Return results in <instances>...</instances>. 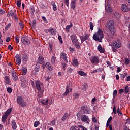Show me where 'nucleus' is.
<instances>
[{
  "instance_id": "obj_51",
  "label": "nucleus",
  "mask_w": 130,
  "mask_h": 130,
  "mask_svg": "<svg viewBox=\"0 0 130 130\" xmlns=\"http://www.w3.org/2000/svg\"><path fill=\"white\" fill-rule=\"evenodd\" d=\"M15 41L16 43H18L20 41V39H19V37H18V36H16L15 37Z\"/></svg>"
},
{
  "instance_id": "obj_32",
  "label": "nucleus",
  "mask_w": 130,
  "mask_h": 130,
  "mask_svg": "<svg viewBox=\"0 0 130 130\" xmlns=\"http://www.w3.org/2000/svg\"><path fill=\"white\" fill-rule=\"evenodd\" d=\"M21 71H22V72L23 73V75L25 76L26 74H27V67H22Z\"/></svg>"
},
{
  "instance_id": "obj_47",
  "label": "nucleus",
  "mask_w": 130,
  "mask_h": 130,
  "mask_svg": "<svg viewBox=\"0 0 130 130\" xmlns=\"http://www.w3.org/2000/svg\"><path fill=\"white\" fill-rule=\"evenodd\" d=\"M113 113L115 114H117V111L116 110V107L115 106H114L113 108Z\"/></svg>"
},
{
  "instance_id": "obj_63",
  "label": "nucleus",
  "mask_w": 130,
  "mask_h": 130,
  "mask_svg": "<svg viewBox=\"0 0 130 130\" xmlns=\"http://www.w3.org/2000/svg\"><path fill=\"white\" fill-rule=\"evenodd\" d=\"M92 120L93 122L97 123V119H96V117L92 118Z\"/></svg>"
},
{
  "instance_id": "obj_59",
  "label": "nucleus",
  "mask_w": 130,
  "mask_h": 130,
  "mask_svg": "<svg viewBox=\"0 0 130 130\" xmlns=\"http://www.w3.org/2000/svg\"><path fill=\"white\" fill-rule=\"evenodd\" d=\"M51 125H55V120H53L51 121Z\"/></svg>"
},
{
  "instance_id": "obj_57",
  "label": "nucleus",
  "mask_w": 130,
  "mask_h": 130,
  "mask_svg": "<svg viewBox=\"0 0 130 130\" xmlns=\"http://www.w3.org/2000/svg\"><path fill=\"white\" fill-rule=\"evenodd\" d=\"M107 11L108 12H112V9L111 7H108V9H107Z\"/></svg>"
},
{
  "instance_id": "obj_64",
  "label": "nucleus",
  "mask_w": 130,
  "mask_h": 130,
  "mask_svg": "<svg viewBox=\"0 0 130 130\" xmlns=\"http://www.w3.org/2000/svg\"><path fill=\"white\" fill-rule=\"evenodd\" d=\"M130 22V18L128 17L127 19H126L125 23H129Z\"/></svg>"
},
{
  "instance_id": "obj_9",
  "label": "nucleus",
  "mask_w": 130,
  "mask_h": 130,
  "mask_svg": "<svg viewBox=\"0 0 130 130\" xmlns=\"http://www.w3.org/2000/svg\"><path fill=\"white\" fill-rule=\"evenodd\" d=\"M21 40L22 43H23L24 45H29L30 44V40L26 36L22 37Z\"/></svg>"
},
{
  "instance_id": "obj_37",
  "label": "nucleus",
  "mask_w": 130,
  "mask_h": 130,
  "mask_svg": "<svg viewBox=\"0 0 130 130\" xmlns=\"http://www.w3.org/2000/svg\"><path fill=\"white\" fill-rule=\"evenodd\" d=\"M124 92L125 94H127L128 92H129V88L128 87V86H126L124 88Z\"/></svg>"
},
{
  "instance_id": "obj_8",
  "label": "nucleus",
  "mask_w": 130,
  "mask_h": 130,
  "mask_svg": "<svg viewBox=\"0 0 130 130\" xmlns=\"http://www.w3.org/2000/svg\"><path fill=\"white\" fill-rule=\"evenodd\" d=\"M113 46L115 48H119V47H121V42H120V40H117L114 41L113 42Z\"/></svg>"
},
{
  "instance_id": "obj_7",
  "label": "nucleus",
  "mask_w": 130,
  "mask_h": 130,
  "mask_svg": "<svg viewBox=\"0 0 130 130\" xmlns=\"http://www.w3.org/2000/svg\"><path fill=\"white\" fill-rule=\"evenodd\" d=\"M90 62L92 64H98L100 62V59L98 56H94L90 59Z\"/></svg>"
},
{
  "instance_id": "obj_34",
  "label": "nucleus",
  "mask_w": 130,
  "mask_h": 130,
  "mask_svg": "<svg viewBox=\"0 0 130 130\" xmlns=\"http://www.w3.org/2000/svg\"><path fill=\"white\" fill-rule=\"evenodd\" d=\"M72 26H73L72 23H71L70 25H67L66 27V32L69 33V32L70 31V29H71V28H72Z\"/></svg>"
},
{
  "instance_id": "obj_38",
  "label": "nucleus",
  "mask_w": 130,
  "mask_h": 130,
  "mask_svg": "<svg viewBox=\"0 0 130 130\" xmlns=\"http://www.w3.org/2000/svg\"><path fill=\"white\" fill-rule=\"evenodd\" d=\"M70 130H80V128L77 126H72L70 127Z\"/></svg>"
},
{
  "instance_id": "obj_41",
  "label": "nucleus",
  "mask_w": 130,
  "mask_h": 130,
  "mask_svg": "<svg viewBox=\"0 0 130 130\" xmlns=\"http://www.w3.org/2000/svg\"><path fill=\"white\" fill-rule=\"evenodd\" d=\"M89 28L91 30H94V24H93V22H90L89 23Z\"/></svg>"
},
{
  "instance_id": "obj_56",
  "label": "nucleus",
  "mask_w": 130,
  "mask_h": 130,
  "mask_svg": "<svg viewBox=\"0 0 130 130\" xmlns=\"http://www.w3.org/2000/svg\"><path fill=\"white\" fill-rule=\"evenodd\" d=\"M4 14H5V10L0 9V15H4Z\"/></svg>"
},
{
  "instance_id": "obj_17",
  "label": "nucleus",
  "mask_w": 130,
  "mask_h": 130,
  "mask_svg": "<svg viewBox=\"0 0 130 130\" xmlns=\"http://www.w3.org/2000/svg\"><path fill=\"white\" fill-rule=\"evenodd\" d=\"M81 120L82 122H86V121L89 120V117L86 115H84L82 116Z\"/></svg>"
},
{
  "instance_id": "obj_52",
  "label": "nucleus",
  "mask_w": 130,
  "mask_h": 130,
  "mask_svg": "<svg viewBox=\"0 0 130 130\" xmlns=\"http://www.w3.org/2000/svg\"><path fill=\"white\" fill-rule=\"evenodd\" d=\"M7 91L8 93H12V91H13V90L11 87H8Z\"/></svg>"
},
{
  "instance_id": "obj_21",
  "label": "nucleus",
  "mask_w": 130,
  "mask_h": 130,
  "mask_svg": "<svg viewBox=\"0 0 130 130\" xmlns=\"http://www.w3.org/2000/svg\"><path fill=\"white\" fill-rule=\"evenodd\" d=\"M60 55H61V58H62L63 60H64V61H67L68 58H67V54L61 53Z\"/></svg>"
},
{
  "instance_id": "obj_31",
  "label": "nucleus",
  "mask_w": 130,
  "mask_h": 130,
  "mask_svg": "<svg viewBox=\"0 0 130 130\" xmlns=\"http://www.w3.org/2000/svg\"><path fill=\"white\" fill-rule=\"evenodd\" d=\"M68 117H69V113H66L64 114V115L61 118V120L63 121H64V120H66V119H67V118H68Z\"/></svg>"
},
{
  "instance_id": "obj_49",
  "label": "nucleus",
  "mask_w": 130,
  "mask_h": 130,
  "mask_svg": "<svg viewBox=\"0 0 130 130\" xmlns=\"http://www.w3.org/2000/svg\"><path fill=\"white\" fill-rule=\"evenodd\" d=\"M17 6L18 7V8H20L21 7V1H17L16 2Z\"/></svg>"
},
{
  "instance_id": "obj_12",
  "label": "nucleus",
  "mask_w": 130,
  "mask_h": 130,
  "mask_svg": "<svg viewBox=\"0 0 130 130\" xmlns=\"http://www.w3.org/2000/svg\"><path fill=\"white\" fill-rule=\"evenodd\" d=\"M11 75H12V77L13 81H18V75H17V74H16V71H15V70H12Z\"/></svg>"
},
{
  "instance_id": "obj_62",
  "label": "nucleus",
  "mask_w": 130,
  "mask_h": 130,
  "mask_svg": "<svg viewBox=\"0 0 130 130\" xmlns=\"http://www.w3.org/2000/svg\"><path fill=\"white\" fill-rule=\"evenodd\" d=\"M114 16L115 18H118V17H119V14L117 13H115Z\"/></svg>"
},
{
  "instance_id": "obj_5",
  "label": "nucleus",
  "mask_w": 130,
  "mask_h": 130,
  "mask_svg": "<svg viewBox=\"0 0 130 130\" xmlns=\"http://www.w3.org/2000/svg\"><path fill=\"white\" fill-rule=\"evenodd\" d=\"M12 110H13V109H12V108H10V109L7 110L5 114L2 116V122H3L4 123L6 122V120H7V118H8V116H9V115L11 114V112H12Z\"/></svg>"
},
{
  "instance_id": "obj_33",
  "label": "nucleus",
  "mask_w": 130,
  "mask_h": 130,
  "mask_svg": "<svg viewBox=\"0 0 130 130\" xmlns=\"http://www.w3.org/2000/svg\"><path fill=\"white\" fill-rule=\"evenodd\" d=\"M55 60H56V57L54 56H52L51 58V62L52 64L55 63Z\"/></svg>"
},
{
  "instance_id": "obj_36",
  "label": "nucleus",
  "mask_w": 130,
  "mask_h": 130,
  "mask_svg": "<svg viewBox=\"0 0 130 130\" xmlns=\"http://www.w3.org/2000/svg\"><path fill=\"white\" fill-rule=\"evenodd\" d=\"M117 113L119 116H122L123 115L122 112H121V111H120V109L119 108V107H118V108H117Z\"/></svg>"
},
{
  "instance_id": "obj_44",
  "label": "nucleus",
  "mask_w": 130,
  "mask_h": 130,
  "mask_svg": "<svg viewBox=\"0 0 130 130\" xmlns=\"http://www.w3.org/2000/svg\"><path fill=\"white\" fill-rule=\"evenodd\" d=\"M20 81L21 82H26V77L24 76H22L20 77Z\"/></svg>"
},
{
  "instance_id": "obj_16",
  "label": "nucleus",
  "mask_w": 130,
  "mask_h": 130,
  "mask_svg": "<svg viewBox=\"0 0 130 130\" xmlns=\"http://www.w3.org/2000/svg\"><path fill=\"white\" fill-rule=\"evenodd\" d=\"M45 67L47 69H48V70H49V71H52V69L53 68L52 65H51V64H50L49 62H47L46 63Z\"/></svg>"
},
{
  "instance_id": "obj_26",
  "label": "nucleus",
  "mask_w": 130,
  "mask_h": 130,
  "mask_svg": "<svg viewBox=\"0 0 130 130\" xmlns=\"http://www.w3.org/2000/svg\"><path fill=\"white\" fill-rule=\"evenodd\" d=\"M4 80H5L6 84H9L11 82V80H10V78L9 76H6L4 77Z\"/></svg>"
},
{
  "instance_id": "obj_30",
  "label": "nucleus",
  "mask_w": 130,
  "mask_h": 130,
  "mask_svg": "<svg viewBox=\"0 0 130 130\" xmlns=\"http://www.w3.org/2000/svg\"><path fill=\"white\" fill-rule=\"evenodd\" d=\"M78 73L80 76H83V77H86V76H87V73H85L83 71H79Z\"/></svg>"
},
{
  "instance_id": "obj_3",
  "label": "nucleus",
  "mask_w": 130,
  "mask_h": 130,
  "mask_svg": "<svg viewBox=\"0 0 130 130\" xmlns=\"http://www.w3.org/2000/svg\"><path fill=\"white\" fill-rule=\"evenodd\" d=\"M92 38L95 41H99V42H102V39L104 38V34H103V30L101 28H98V31L97 33L93 34Z\"/></svg>"
},
{
  "instance_id": "obj_25",
  "label": "nucleus",
  "mask_w": 130,
  "mask_h": 130,
  "mask_svg": "<svg viewBox=\"0 0 130 130\" xmlns=\"http://www.w3.org/2000/svg\"><path fill=\"white\" fill-rule=\"evenodd\" d=\"M76 0H72L71 8L73 10L76 8Z\"/></svg>"
},
{
  "instance_id": "obj_53",
  "label": "nucleus",
  "mask_w": 130,
  "mask_h": 130,
  "mask_svg": "<svg viewBox=\"0 0 130 130\" xmlns=\"http://www.w3.org/2000/svg\"><path fill=\"white\" fill-rule=\"evenodd\" d=\"M125 63L126 64H129V60L128 59V58H126L125 59Z\"/></svg>"
},
{
  "instance_id": "obj_28",
  "label": "nucleus",
  "mask_w": 130,
  "mask_h": 130,
  "mask_svg": "<svg viewBox=\"0 0 130 130\" xmlns=\"http://www.w3.org/2000/svg\"><path fill=\"white\" fill-rule=\"evenodd\" d=\"M50 33H51L52 35H55L56 34V29L50 28Z\"/></svg>"
},
{
  "instance_id": "obj_61",
  "label": "nucleus",
  "mask_w": 130,
  "mask_h": 130,
  "mask_svg": "<svg viewBox=\"0 0 130 130\" xmlns=\"http://www.w3.org/2000/svg\"><path fill=\"white\" fill-rule=\"evenodd\" d=\"M44 32L45 33H50V28L49 29H45Z\"/></svg>"
},
{
  "instance_id": "obj_35",
  "label": "nucleus",
  "mask_w": 130,
  "mask_h": 130,
  "mask_svg": "<svg viewBox=\"0 0 130 130\" xmlns=\"http://www.w3.org/2000/svg\"><path fill=\"white\" fill-rule=\"evenodd\" d=\"M28 56H29L27 54L23 55V56H22V59H23V61H27L28 60Z\"/></svg>"
},
{
  "instance_id": "obj_20",
  "label": "nucleus",
  "mask_w": 130,
  "mask_h": 130,
  "mask_svg": "<svg viewBox=\"0 0 130 130\" xmlns=\"http://www.w3.org/2000/svg\"><path fill=\"white\" fill-rule=\"evenodd\" d=\"M38 62L40 63V64H42L44 63V58L42 57V56H40L38 58Z\"/></svg>"
},
{
  "instance_id": "obj_42",
  "label": "nucleus",
  "mask_w": 130,
  "mask_h": 130,
  "mask_svg": "<svg viewBox=\"0 0 130 130\" xmlns=\"http://www.w3.org/2000/svg\"><path fill=\"white\" fill-rule=\"evenodd\" d=\"M11 26H12V24L9 23L7 25L5 26V31H8L9 29L11 27Z\"/></svg>"
},
{
  "instance_id": "obj_24",
  "label": "nucleus",
  "mask_w": 130,
  "mask_h": 130,
  "mask_svg": "<svg viewBox=\"0 0 130 130\" xmlns=\"http://www.w3.org/2000/svg\"><path fill=\"white\" fill-rule=\"evenodd\" d=\"M52 6H53V9L54 11H57V6L55 4V2L54 1H52L51 2Z\"/></svg>"
},
{
  "instance_id": "obj_54",
  "label": "nucleus",
  "mask_w": 130,
  "mask_h": 130,
  "mask_svg": "<svg viewBox=\"0 0 130 130\" xmlns=\"http://www.w3.org/2000/svg\"><path fill=\"white\" fill-rule=\"evenodd\" d=\"M75 46L77 48V49H80L81 48V46L79 44L75 43Z\"/></svg>"
},
{
  "instance_id": "obj_10",
  "label": "nucleus",
  "mask_w": 130,
  "mask_h": 130,
  "mask_svg": "<svg viewBox=\"0 0 130 130\" xmlns=\"http://www.w3.org/2000/svg\"><path fill=\"white\" fill-rule=\"evenodd\" d=\"M15 62L18 66L21 64V63L22 62V57H21L20 55L16 54L15 55Z\"/></svg>"
},
{
  "instance_id": "obj_19",
  "label": "nucleus",
  "mask_w": 130,
  "mask_h": 130,
  "mask_svg": "<svg viewBox=\"0 0 130 130\" xmlns=\"http://www.w3.org/2000/svg\"><path fill=\"white\" fill-rule=\"evenodd\" d=\"M72 65L73 66V67H78V66H79V62L78 61V59L73 58Z\"/></svg>"
},
{
  "instance_id": "obj_13",
  "label": "nucleus",
  "mask_w": 130,
  "mask_h": 130,
  "mask_svg": "<svg viewBox=\"0 0 130 130\" xmlns=\"http://www.w3.org/2000/svg\"><path fill=\"white\" fill-rule=\"evenodd\" d=\"M80 39L82 43L86 41V40H88L89 39V34H86L85 36H80Z\"/></svg>"
},
{
  "instance_id": "obj_29",
  "label": "nucleus",
  "mask_w": 130,
  "mask_h": 130,
  "mask_svg": "<svg viewBox=\"0 0 130 130\" xmlns=\"http://www.w3.org/2000/svg\"><path fill=\"white\" fill-rule=\"evenodd\" d=\"M76 116H77V119L78 120H81V118H82V113L80 112H79L78 113H77V114H76Z\"/></svg>"
},
{
  "instance_id": "obj_27",
  "label": "nucleus",
  "mask_w": 130,
  "mask_h": 130,
  "mask_svg": "<svg viewBox=\"0 0 130 130\" xmlns=\"http://www.w3.org/2000/svg\"><path fill=\"white\" fill-rule=\"evenodd\" d=\"M49 101V100L48 99H47L46 100H42L41 101L42 104H43L44 105H47L48 104V102Z\"/></svg>"
},
{
  "instance_id": "obj_48",
  "label": "nucleus",
  "mask_w": 130,
  "mask_h": 130,
  "mask_svg": "<svg viewBox=\"0 0 130 130\" xmlns=\"http://www.w3.org/2000/svg\"><path fill=\"white\" fill-rule=\"evenodd\" d=\"M58 39L59 41L60 42L61 44H62L63 41H62V38H61V36H58Z\"/></svg>"
},
{
  "instance_id": "obj_58",
  "label": "nucleus",
  "mask_w": 130,
  "mask_h": 130,
  "mask_svg": "<svg viewBox=\"0 0 130 130\" xmlns=\"http://www.w3.org/2000/svg\"><path fill=\"white\" fill-rule=\"evenodd\" d=\"M112 120V117L111 116L109 118L107 122H108V123H110Z\"/></svg>"
},
{
  "instance_id": "obj_45",
  "label": "nucleus",
  "mask_w": 130,
  "mask_h": 130,
  "mask_svg": "<svg viewBox=\"0 0 130 130\" xmlns=\"http://www.w3.org/2000/svg\"><path fill=\"white\" fill-rule=\"evenodd\" d=\"M116 96H117V90H115L113 91V98H115Z\"/></svg>"
},
{
  "instance_id": "obj_11",
  "label": "nucleus",
  "mask_w": 130,
  "mask_h": 130,
  "mask_svg": "<svg viewBox=\"0 0 130 130\" xmlns=\"http://www.w3.org/2000/svg\"><path fill=\"white\" fill-rule=\"evenodd\" d=\"M81 109L82 111H83L84 113H85V114H89V107L87 106H82L81 107Z\"/></svg>"
},
{
  "instance_id": "obj_1",
  "label": "nucleus",
  "mask_w": 130,
  "mask_h": 130,
  "mask_svg": "<svg viewBox=\"0 0 130 130\" xmlns=\"http://www.w3.org/2000/svg\"><path fill=\"white\" fill-rule=\"evenodd\" d=\"M106 29L109 31L107 34V36L109 38H111L114 36L115 34V28H114V21L112 20H110L105 25Z\"/></svg>"
},
{
  "instance_id": "obj_4",
  "label": "nucleus",
  "mask_w": 130,
  "mask_h": 130,
  "mask_svg": "<svg viewBox=\"0 0 130 130\" xmlns=\"http://www.w3.org/2000/svg\"><path fill=\"white\" fill-rule=\"evenodd\" d=\"M7 17L8 18H10V17H12V18L16 20V21L18 20V16L17 15V14H16L15 10H10V12L7 13Z\"/></svg>"
},
{
  "instance_id": "obj_40",
  "label": "nucleus",
  "mask_w": 130,
  "mask_h": 130,
  "mask_svg": "<svg viewBox=\"0 0 130 130\" xmlns=\"http://www.w3.org/2000/svg\"><path fill=\"white\" fill-rule=\"evenodd\" d=\"M30 13L31 14V15H34V13H35V8H34V7H32L30 8Z\"/></svg>"
},
{
  "instance_id": "obj_23",
  "label": "nucleus",
  "mask_w": 130,
  "mask_h": 130,
  "mask_svg": "<svg viewBox=\"0 0 130 130\" xmlns=\"http://www.w3.org/2000/svg\"><path fill=\"white\" fill-rule=\"evenodd\" d=\"M12 127L14 130L17 129V123L14 120L12 121Z\"/></svg>"
},
{
  "instance_id": "obj_43",
  "label": "nucleus",
  "mask_w": 130,
  "mask_h": 130,
  "mask_svg": "<svg viewBox=\"0 0 130 130\" xmlns=\"http://www.w3.org/2000/svg\"><path fill=\"white\" fill-rule=\"evenodd\" d=\"M40 124V122L39 121H36L34 124V127H37Z\"/></svg>"
},
{
  "instance_id": "obj_14",
  "label": "nucleus",
  "mask_w": 130,
  "mask_h": 130,
  "mask_svg": "<svg viewBox=\"0 0 130 130\" xmlns=\"http://www.w3.org/2000/svg\"><path fill=\"white\" fill-rule=\"evenodd\" d=\"M121 9L123 12H128L129 11V8L125 4H122L121 6Z\"/></svg>"
},
{
  "instance_id": "obj_2",
  "label": "nucleus",
  "mask_w": 130,
  "mask_h": 130,
  "mask_svg": "<svg viewBox=\"0 0 130 130\" xmlns=\"http://www.w3.org/2000/svg\"><path fill=\"white\" fill-rule=\"evenodd\" d=\"M36 89L38 90L37 96L39 98L43 97V93H44V86L43 83L39 81H35Z\"/></svg>"
},
{
  "instance_id": "obj_18",
  "label": "nucleus",
  "mask_w": 130,
  "mask_h": 130,
  "mask_svg": "<svg viewBox=\"0 0 130 130\" xmlns=\"http://www.w3.org/2000/svg\"><path fill=\"white\" fill-rule=\"evenodd\" d=\"M98 49L100 53H104V52H105V50L102 47V46H101L100 44H99Z\"/></svg>"
},
{
  "instance_id": "obj_6",
  "label": "nucleus",
  "mask_w": 130,
  "mask_h": 130,
  "mask_svg": "<svg viewBox=\"0 0 130 130\" xmlns=\"http://www.w3.org/2000/svg\"><path fill=\"white\" fill-rule=\"evenodd\" d=\"M17 101L18 104L22 106V107H25L27 105V103L23 100V97L19 96L17 98Z\"/></svg>"
},
{
  "instance_id": "obj_15",
  "label": "nucleus",
  "mask_w": 130,
  "mask_h": 130,
  "mask_svg": "<svg viewBox=\"0 0 130 130\" xmlns=\"http://www.w3.org/2000/svg\"><path fill=\"white\" fill-rule=\"evenodd\" d=\"M71 39L73 44H75V43H77V42H78V38L76 35H72L71 36Z\"/></svg>"
},
{
  "instance_id": "obj_39",
  "label": "nucleus",
  "mask_w": 130,
  "mask_h": 130,
  "mask_svg": "<svg viewBox=\"0 0 130 130\" xmlns=\"http://www.w3.org/2000/svg\"><path fill=\"white\" fill-rule=\"evenodd\" d=\"M73 96L75 99L77 98H79L80 97V93H73Z\"/></svg>"
},
{
  "instance_id": "obj_22",
  "label": "nucleus",
  "mask_w": 130,
  "mask_h": 130,
  "mask_svg": "<svg viewBox=\"0 0 130 130\" xmlns=\"http://www.w3.org/2000/svg\"><path fill=\"white\" fill-rule=\"evenodd\" d=\"M70 93V86L67 85L66 88V92L63 94V96H67Z\"/></svg>"
},
{
  "instance_id": "obj_46",
  "label": "nucleus",
  "mask_w": 130,
  "mask_h": 130,
  "mask_svg": "<svg viewBox=\"0 0 130 130\" xmlns=\"http://www.w3.org/2000/svg\"><path fill=\"white\" fill-rule=\"evenodd\" d=\"M26 82H21V87L23 88H26L27 87V84H26Z\"/></svg>"
},
{
  "instance_id": "obj_55",
  "label": "nucleus",
  "mask_w": 130,
  "mask_h": 130,
  "mask_svg": "<svg viewBox=\"0 0 130 130\" xmlns=\"http://www.w3.org/2000/svg\"><path fill=\"white\" fill-rule=\"evenodd\" d=\"M19 26H20V28L21 29H23L24 28V24H23V22H22V21L19 22Z\"/></svg>"
},
{
  "instance_id": "obj_50",
  "label": "nucleus",
  "mask_w": 130,
  "mask_h": 130,
  "mask_svg": "<svg viewBox=\"0 0 130 130\" xmlns=\"http://www.w3.org/2000/svg\"><path fill=\"white\" fill-rule=\"evenodd\" d=\"M96 101H97V98H93L92 100H91V102L92 104H94L95 102H96Z\"/></svg>"
},
{
  "instance_id": "obj_60",
  "label": "nucleus",
  "mask_w": 130,
  "mask_h": 130,
  "mask_svg": "<svg viewBox=\"0 0 130 130\" xmlns=\"http://www.w3.org/2000/svg\"><path fill=\"white\" fill-rule=\"evenodd\" d=\"M8 49L10 50V51H12V50H13V46H12L11 45H9L8 46Z\"/></svg>"
}]
</instances>
